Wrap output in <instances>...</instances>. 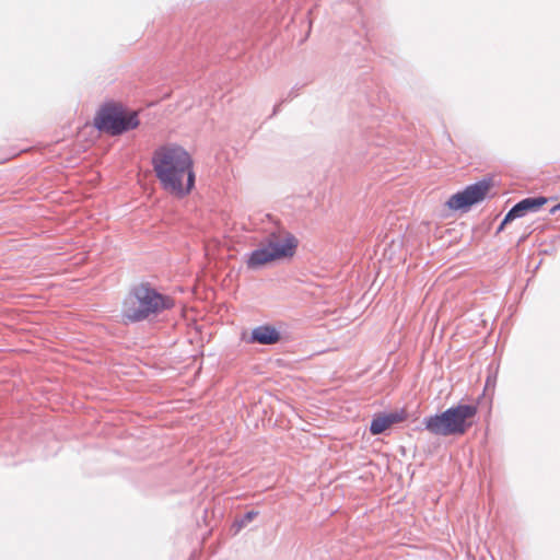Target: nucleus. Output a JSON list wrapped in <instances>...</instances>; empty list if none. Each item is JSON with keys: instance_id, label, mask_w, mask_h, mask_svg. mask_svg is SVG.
Segmentation results:
<instances>
[{"instance_id": "f257e3e1", "label": "nucleus", "mask_w": 560, "mask_h": 560, "mask_svg": "<svg viewBox=\"0 0 560 560\" xmlns=\"http://www.w3.org/2000/svg\"><path fill=\"white\" fill-rule=\"evenodd\" d=\"M154 173L164 190L176 197L188 195L195 186L190 154L182 147L166 144L152 158Z\"/></svg>"}, {"instance_id": "f03ea898", "label": "nucleus", "mask_w": 560, "mask_h": 560, "mask_svg": "<svg viewBox=\"0 0 560 560\" xmlns=\"http://www.w3.org/2000/svg\"><path fill=\"white\" fill-rule=\"evenodd\" d=\"M173 301L155 289L141 284L133 289L124 302V316L132 322L143 320L171 308Z\"/></svg>"}, {"instance_id": "7ed1b4c3", "label": "nucleus", "mask_w": 560, "mask_h": 560, "mask_svg": "<svg viewBox=\"0 0 560 560\" xmlns=\"http://www.w3.org/2000/svg\"><path fill=\"white\" fill-rule=\"evenodd\" d=\"M477 408L472 405H457L423 420L424 428L432 434L462 435L472 424Z\"/></svg>"}, {"instance_id": "20e7f679", "label": "nucleus", "mask_w": 560, "mask_h": 560, "mask_svg": "<svg viewBox=\"0 0 560 560\" xmlns=\"http://www.w3.org/2000/svg\"><path fill=\"white\" fill-rule=\"evenodd\" d=\"M95 126L113 136L120 135L139 126L138 114L120 105H108L98 112Z\"/></svg>"}, {"instance_id": "39448f33", "label": "nucleus", "mask_w": 560, "mask_h": 560, "mask_svg": "<svg viewBox=\"0 0 560 560\" xmlns=\"http://www.w3.org/2000/svg\"><path fill=\"white\" fill-rule=\"evenodd\" d=\"M490 189V182L481 180L474 185L468 186L460 192L453 195L448 201L447 206L451 209L459 210L468 208L481 200L485 199L486 195Z\"/></svg>"}, {"instance_id": "423d86ee", "label": "nucleus", "mask_w": 560, "mask_h": 560, "mask_svg": "<svg viewBox=\"0 0 560 560\" xmlns=\"http://www.w3.org/2000/svg\"><path fill=\"white\" fill-rule=\"evenodd\" d=\"M265 243L278 260L291 258L298 247V240L288 232L272 233Z\"/></svg>"}, {"instance_id": "0eeeda50", "label": "nucleus", "mask_w": 560, "mask_h": 560, "mask_svg": "<svg viewBox=\"0 0 560 560\" xmlns=\"http://www.w3.org/2000/svg\"><path fill=\"white\" fill-rule=\"evenodd\" d=\"M546 202H547V199L544 197L523 199L508 212V214L505 215V218L500 226V230H502L503 225L506 224L508 222H510L516 218H521V217L525 215L527 212L537 211Z\"/></svg>"}, {"instance_id": "6e6552de", "label": "nucleus", "mask_w": 560, "mask_h": 560, "mask_svg": "<svg viewBox=\"0 0 560 560\" xmlns=\"http://www.w3.org/2000/svg\"><path fill=\"white\" fill-rule=\"evenodd\" d=\"M273 261H277L275 255L271 254V249H269L267 244L262 242L258 248L252 252L247 265L249 268L256 269Z\"/></svg>"}, {"instance_id": "1a4fd4ad", "label": "nucleus", "mask_w": 560, "mask_h": 560, "mask_svg": "<svg viewBox=\"0 0 560 560\" xmlns=\"http://www.w3.org/2000/svg\"><path fill=\"white\" fill-rule=\"evenodd\" d=\"M280 339L279 331L269 325L259 326L253 329L250 340L260 345H273Z\"/></svg>"}, {"instance_id": "9d476101", "label": "nucleus", "mask_w": 560, "mask_h": 560, "mask_svg": "<svg viewBox=\"0 0 560 560\" xmlns=\"http://www.w3.org/2000/svg\"><path fill=\"white\" fill-rule=\"evenodd\" d=\"M401 420L402 416L397 412L378 416L374 418L371 423V433L374 435L381 434L385 430H387L392 424L397 423Z\"/></svg>"}, {"instance_id": "9b49d317", "label": "nucleus", "mask_w": 560, "mask_h": 560, "mask_svg": "<svg viewBox=\"0 0 560 560\" xmlns=\"http://www.w3.org/2000/svg\"><path fill=\"white\" fill-rule=\"evenodd\" d=\"M257 516V512L250 511L246 513L241 520H237L233 524V528H235V533L241 530L244 526L250 523Z\"/></svg>"}]
</instances>
